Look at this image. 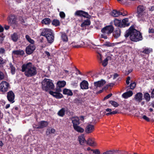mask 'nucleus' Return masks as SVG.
I'll return each instance as SVG.
<instances>
[{
    "mask_svg": "<svg viewBox=\"0 0 154 154\" xmlns=\"http://www.w3.org/2000/svg\"><path fill=\"white\" fill-rule=\"evenodd\" d=\"M144 97L147 101H149L150 98V95L147 93L144 94Z\"/></svg>",
    "mask_w": 154,
    "mask_h": 154,
    "instance_id": "obj_41",
    "label": "nucleus"
},
{
    "mask_svg": "<svg viewBox=\"0 0 154 154\" xmlns=\"http://www.w3.org/2000/svg\"><path fill=\"white\" fill-rule=\"evenodd\" d=\"M63 94L67 95L68 96H71L73 95V93L72 91L66 88H65L63 89Z\"/></svg>",
    "mask_w": 154,
    "mask_h": 154,
    "instance_id": "obj_29",
    "label": "nucleus"
},
{
    "mask_svg": "<svg viewBox=\"0 0 154 154\" xmlns=\"http://www.w3.org/2000/svg\"><path fill=\"white\" fill-rule=\"evenodd\" d=\"M118 75L117 73H115L113 75V79H115L118 76Z\"/></svg>",
    "mask_w": 154,
    "mask_h": 154,
    "instance_id": "obj_64",
    "label": "nucleus"
},
{
    "mask_svg": "<svg viewBox=\"0 0 154 154\" xmlns=\"http://www.w3.org/2000/svg\"><path fill=\"white\" fill-rule=\"evenodd\" d=\"M21 70L27 77L34 76L37 73L36 68L30 62L23 64Z\"/></svg>",
    "mask_w": 154,
    "mask_h": 154,
    "instance_id": "obj_2",
    "label": "nucleus"
},
{
    "mask_svg": "<svg viewBox=\"0 0 154 154\" xmlns=\"http://www.w3.org/2000/svg\"><path fill=\"white\" fill-rule=\"evenodd\" d=\"M4 77L5 76L4 73L0 71V81L3 79Z\"/></svg>",
    "mask_w": 154,
    "mask_h": 154,
    "instance_id": "obj_51",
    "label": "nucleus"
},
{
    "mask_svg": "<svg viewBox=\"0 0 154 154\" xmlns=\"http://www.w3.org/2000/svg\"><path fill=\"white\" fill-rule=\"evenodd\" d=\"M94 130V126L91 124H88L86 126L85 131L87 133L92 132Z\"/></svg>",
    "mask_w": 154,
    "mask_h": 154,
    "instance_id": "obj_12",
    "label": "nucleus"
},
{
    "mask_svg": "<svg viewBox=\"0 0 154 154\" xmlns=\"http://www.w3.org/2000/svg\"><path fill=\"white\" fill-rule=\"evenodd\" d=\"M127 13H122L121 12L119 11H117L116 10H113L111 12V14L114 17H118L120 15H122L123 16H126L127 14Z\"/></svg>",
    "mask_w": 154,
    "mask_h": 154,
    "instance_id": "obj_10",
    "label": "nucleus"
},
{
    "mask_svg": "<svg viewBox=\"0 0 154 154\" xmlns=\"http://www.w3.org/2000/svg\"><path fill=\"white\" fill-rule=\"evenodd\" d=\"M5 104L4 102H0V118L1 119L3 117V114L1 112V110H2L4 108Z\"/></svg>",
    "mask_w": 154,
    "mask_h": 154,
    "instance_id": "obj_33",
    "label": "nucleus"
},
{
    "mask_svg": "<svg viewBox=\"0 0 154 154\" xmlns=\"http://www.w3.org/2000/svg\"><path fill=\"white\" fill-rule=\"evenodd\" d=\"M130 80V77H128L127 78V80L126 81V83L127 85H128L129 83V81Z\"/></svg>",
    "mask_w": 154,
    "mask_h": 154,
    "instance_id": "obj_59",
    "label": "nucleus"
},
{
    "mask_svg": "<svg viewBox=\"0 0 154 154\" xmlns=\"http://www.w3.org/2000/svg\"><path fill=\"white\" fill-rule=\"evenodd\" d=\"M78 139L80 144L81 145H83L84 143L87 141L85 139V136L83 134L79 136Z\"/></svg>",
    "mask_w": 154,
    "mask_h": 154,
    "instance_id": "obj_20",
    "label": "nucleus"
},
{
    "mask_svg": "<svg viewBox=\"0 0 154 154\" xmlns=\"http://www.w3.org/2000/svg\"><path fill=\"white\" fill-rule=\"evenodd\" d=\"M10 66L11 73L12 74H14L15 72V68L14 66L11 63H10Z\"/></svg>",
    "mask_w": 154,
    "mask_h": 154,
    "instance_id": "obj_40",
    "label": "nucleus"
},
{
    "mask_svg": "<svg viewBox=\"0 0 154 154\" xmlns=\"http://www.w3.org/2000/svg\"><path fill=\"white\" fill-rule=\"evenodd\" d=\"M16 19L14 15H11L8 18V21L10 25L15 24L16 23Z\"/></svg>",
    "mask_w": 154,
    "mask_h": 154,
    "instance_id": "obj_13",
    "label": "nucleus"
},
{
    "mask_svg": "<svg viewBox=\"0 0 154 154\" xmlns=\"http://www.w3.org/2000/svg\"><path fill=\"white\" fill-rule=\"evenodd\" d=\"M73 128L75 131L79 133H82L84 131V130L83 128L78 125L77 126H74Z\"/></svg>",
    "mask_w": 154,
    "mask_h": 154,
    "instance_id": "obj_32",
    "label": "nucleus"
},
{
    "mask_svg": "<svg viewBox=\"0 0 154 154\" xmlns=\"http://www.w3.org/2000/svg\"><path fill=\"white\" fill-rule=\"evenodd\" d=\"M115 45L114 43H111L108 42H105L103 45L106 46L107 47H113Z\"/></svg>",
    "mask_w": 154,
    "mask_h": 154,
    "instance_id": "obj_36",
    "label": "nucleus"
},
{
    "mask_svg": "<svg viewBox=\"0 0 154 154\" xmlns=\"http://www.w3.org/2000/svg\"><path fill=\"white\" fill-rule=\"evenodd\" d=\"M10 88L9 83L5 81H3L0 83V92L4 94Z\"/></svg>",
    "mask_w": 154,
    "mask_h": 154,
    "instance_id": "obj_5",
    "label": "nucleus"
},
{
    "mask_svg": "<svg viewBox=\"0 0 154 154\" xmlns=\"http://www.w3.org/2000/svg\"><path fill=\"white\" fill-rule=\"evenodd\" d=\"M49 93L51 95L57 99L61 98L63 97L62 94L59 93L51 91H50Z\"/></svg>",
    "mask_w": 154,
    "mask_h": 154,
    "instance_id": "obj_19",
    "label": "nucleus"
},
{
    "mask_svg": "<svg viewBox=\"0 0 154 154\" xmlns=\"http://www.w3.org/2000/svg\"><path fill=\"white\" fill-rule=\"evenodd\" d=\"M143 99V94L140 92L137 93L135 96L134 100L137 102H140Z\"/></svg>",
    "mask_w": 154,
    "mask_h": 154,
    "instance_id": "obj_14",
    "label": "nucleus"
},
{
    "mask_svg": "<svg viewBox=\"0 0 154 154\" xmlns=\"http://www.w3.org/2000/svg\"><path fill=\"white\" fill-rule=\"evenodd\" d=\"M52 24L56 26H58L60 24V22L57 20H54L52 22Z\"/></svg>",
    "mask_w": 154,
    "mask_h": 154,
    "instance_id": "obj_46",
    "label": "nucleus"
},
{
    "mask_svg": "<svg viewBox=\"0 0 154 154\" xmlns=\"http://www.w3.org/2000/svg\"><path fill=\"white\" fill-rule=\"evenodd\" d=\"M42 23L45 24H48L51 23V20L49 18H46L42 20Z\"/></svg>",
    "mask_w": 154,
    "mask_h": 154,
    "instance_id": "obj_37",
    "label": "nucleus"
},
{
    "mask_svg": "<svg viewBox=\"0 0 154 154\" xmlns=\"http://www.w3.org/2000/svg\"><path fill=\"white\" fill-rule=\"evenodd\" d=\"M106 83V82L103 80L94 82V84L96 88L102 87Z\"/></svg>",
    "mask_w": 154,
    "mask_h": 154,
    "instance_id": "obj_18",
    "label": "nucleus"
},
{
    "mask_svg": "<svg viewBox=\"0 0 154 154\" xmlns=\"http://www.w3.org/2000/svg\"><path fill=\"white\" fill-rule=\"evenodd\" d=\"M102 154H113V153L111 151L109 150L104 152Z\"/></svg>",
    "mask_w": 154,
    "mask_h": 154,
    "instance_id": "obj_53",
    "label": "nucleus"
},
{
    "mask_svg": "<svg viewBox=\"0 0 154 154\" xmlns=\"http://www.w3.org/2000/svg\"><path fill=\"white\" fill-rule=\"evenodd\" d=\"M101 38H104L105 39L107 38V36L104 34H102L101 35Z\"/></svg>",
    "mask_w": 154,
    "mask_h": 154,
    "instance_id": "obj_60",
    "label": "nucleus"
},
{
    "mask_svg": "<svg viewBox=\"0 0 154 154\" xmlns=\"http://www.w3.org/2000/svg\"><path fill=\"white\" fill-rule=\"evenodd\" d=\"M136 85V84L135 82H134L131 83L130 85V88L133 89H134Z\"/></svg>",
    "mask_w": 154,
    "mask_h": 154,
    "instance_id": "obj_49",
    "label": "nucleus"
},
{
    "mask_svg": "<svg viewBox=\"0 0 154 154\" xmlns=\"http://www.w3.org/2000/svg\"><path fill=\"white\" fill-rule=\"evenodd\" d=\"M117 111L116 110L112 112L111 111V115L115 114L117 113Z\"/></svg>",
    "mask_w": 154,
    "mask_h": 154,
    "instance_id": "obj_63",
    "label": "nucleus"
},
{
    "mask_svg": "<svg viewBox=\"0 0 154 154\" xmlns=\"http://www.w3.org/2000/svg\"><path fill=\"white\" fill-rule=\"evenodd\" d=\"M75 15L80 17H83L86 18H89L90 16L88 13L82 10H79L75 12Z\"/></svg>",
    "mask_w": 154,
    "mask_h": 154,
    "instance_id": "obj_8",
    "label": "nucleus"
},
{
    "mask_svg": "<svg viewBox=\"0 0 154 154\" xmlns=\"http://www.w3.org/2000/svg\"><path fill=\"white\" fill-rule=\"evenodd\" d=\"M11 38L13 41L16 42L19 36L17 34L14 33L11 35Z\"/></svg>",
    "mask_w": 154,
    "mask_h": 154,
    "instance_id": "obj_35",
    "label": "nucleus"
},
{
    "mask_svg": "<svg viewBox=\"0 0 154 154\" xmlns=\"http://www.w3.org/2000/svg\"><path fill=\"white\" fill-rule=\"evenodd\" d=\"M130 25L129 23L128 22V18H125L122 20V27H124L126 26H128Z\"/></svg>",
    "mask_w": 154,
    "mask_h": 154,
    "instance_id": "obj_27",
    "label": "nucleus"
},
{
    "mask_svg": "<svg viewBox=\"0 0 154 154\" xmlns=\"http://www.w3.org/2000/svg\"><path fill=\"white\" fill-rule=\"evenodd\" d=\"M86 142L88 144L91 146H94L96 145V143L94 139L92 138H88Z\"/></svg>",
    "mask_w": 154,
    "mask_h": 154,
    "instance_id": "obj_21",
    "label": "nucleus"
},
{
    "mask_svg": "<svg viewBox=\"0 0 154 154\" xmlns=\"http://www.w3.org/2000/svg\"><path fill=\"white\" fill-rule=\"evenodd\" d=\"M108 59L107 58H106L102 62V65L104 66H106L108 63Z\"/></svg>",
    "mask_w": 154,
    "mask_h": 154,
    "instance_id": "obj_47",
    "label": "nucleus"
},
{
    "mask_svg": "<svg viewBox=\"0 0 154 154\" xmlns=\"http://www.w3.org/2000/svg\"><path fill=\"white\" fill-rule=\"evenodd\" d=\"M66 85V82L64 81H59L57 84V87L59 88L63 87Z\"/></svg>",
    "mask_w": 154,
    "mask_h": 154,
    "instance_id": "obj_31",
    "label": "nucleus"
},
{
    "mask_svg": "<svg viewBox=\"0 0 154 154\" xmlns=\"http://www.w3.org/2000/svg\"><path fill=\"white\" fill-rule=\"evenodd\" d=\"M52 33V31L51 29H49L45 28L42 29L41 35L46 37L47 36L51 35V33Z\"/></svg>",
    "mask_w": 154,
    "mask_h": 154,
    "instance_id": "obj_11",
    "label": "nucleus"
},
{
    "mask_svg": "<svg viewBox=\"0 0 154 154\" xmlns=\"http://www.w3.org/2000/svg\"><path fill=\"white\" fill-rule=\"evenodd\" d=\"M45 37L47 39L49 43H51L54 41V36L53 33H51V35L47 36Z\"/></svg>",
    "mask_w": 154,
    "mask_h": 154,
    "instance_id": "obj_28",
    "label": "nucleus"
},
{
    "mask_svg": "<svg viewBox=\"0 0 154 154\" xmlns=\"http://www.w3.org/2000/svg\"><path fill=\"white\" fill-rule=\"evenodd\" d=\"M35 48V46L34 45L30 44L26 48V52L27 54H30L33 52Z\"/></svg>",
    "mask_w": 154,
    "mask_h": 154,
    "instance_id": "obj_9",
    "label": "nucleus"
},
{
    "mask_svg": "<svg viewBox=\"0 0 154 154\" xmlns=\"http://www.w3.org/2000/svg\"><path fill=\"white\" fill-rule=\"evenodd\" d=\"M26 38L27 40L31 44H33L34 43V41L28 35H26Z\"/></svg>",
    "mask_w": 154,
    "mask_h": 154,
    "instance_id": "obj_39",
    "label": "nucleus"
},
{
    "mask_svg": "<svg viewBox=\"0 0 154 154\" xmlns=\"http://www.w3.org/2000/svg\"><path fill=\"white\" fill-rule=\"evenodd\" d=\"M5 50L4 49L2 48H0V54H3L5 53Z\"/></svg>",
    "mask_w": 154,
    "mask_h": 154,
    "instance_id": "obj_57",
    "label": "nucleus"
},
{
    "mask_svg": "<svg viewBox=\"0 0 154 154\" xmlns=\"http://www.w3.org/2000/svg\"><path fill=\"white\" fill-rule=\"evenodd\" d=\"M59 15L60 17L62 19H64L66 16L65 13L63 11L60 12Z\"/></svg>",
    "mask_w": 154,
    "mask_h": 154,
    "instance_id": "obj_48",
    "label": "nucleus"
},
{
    "mask_svg": "<svg viewBox=\"0 0 154 154\" xmlns=\"http://www.w3.org/2000/svg\"><path fill=\"white\" fill-rule=\"evenodd\" d=\"M142 118L144 119L145 120H146L147 122H149L150 120L149 119V118L147 117V116H146L145 115H143V116Z\"/></svg>",
    "mask_w": 154,
    "mask_h": 154,
    "instance_id": "obj_52",
    "label": "nucleus"
},
{
    "mask_svg": "<svg viewBox=\"0 0 154 154\" xmlns=\"http://www.w3.org/2000/svg\"><path fill=\"white\" fill-rule=\"evenodd\" d=\"M151 97L152 98H154V89L152 92Z\"/></svg>",
    "mask_w": 154,
    "mask_h": 154,
    "instance_id": "obj_62",
    "label": "nucleus"
},
{
    "mask_svg": "<svg viewBox=\"0 0 154 154\" xmlns=\"http://www.w3.org/2000/svg\"><path fill=\"white\" fill-rule=\"evenodd\" d=\"M65 112V109L62 108L58 111L57 114L59 116L62 117L64 115Z\"/></svg>",
    "mask_w": 154,
    "mask_h": 154,
    "instance_id": "obj_34",
    "label": "nucleus"
},
{
    "mask_svg": "<svg viewBox=\"0 0 154 154\" xmlns=\"http://www.w3.org/2000/svg\"><path fill=\"white\" fill-rule=\"evenodd\" d=\"M7 98L8 100L11 103H13L15 101V95L13 92L11 91L8 92Z\"/></svg>",
    "mask_w": 154,
    "mask_h": 154,
    "instance_id": "obj_7",
    "label": "nucleus"
},
{
    "mask_svg": "<svg viewBox=\"0 0 154 154\" xmlns=\"http://www.w3.org/2000/svg\"><path fill=\"white\" fill-rule=\"evenodd\" d=\"M152 51V49L151 48H144L142 52L144 54H149Z\"/></svg>",
    "mask_w": 154,
    "mask_h": 154,
    "instance_id": "obj_38",
    "label": "nucleus"
},
{
    "mask_svg": "<svg viewBox=\"0 0 154 154\" xmlns=\"http://www.w3.org/2000/svg\"><path fill=\"white\" fill-rule=\"evenodd\" d=\"M91 22L88 19H87L83 22L81 25V27L85 28L87 26L89 25L90 24Z\"/></svg>",
    "mask_w": 154,
    "mask_h": 154,
    "instance_id": "obj_30",
    "label": "nucleus"
},
{
    "mask_svg": "<svg viewBox=\"0 0 154 154\" xmlns=\"http://www.w3.org/2000/svg\"><path fill=\"white\" fill-rule=\"evenodd\" d=\"M4 29L3 27L0 25V32H3L4 31Z\"/></svg>",
    "mask_w": 154,
    "mask_h": 154,
    "instance_id": "obj_61",
    "label": "nucleus"
},
{
    "mask_svg": "<svg viewBox=\"0 0 154 154\" xmlns=\"http://www.w3.org/2000/svg\"><path fill=\"white\" fill-rule=\"evenodd\" d=\"M114 23L115 25L116 26L120 27H122V21L121 20L115 19L114 20Z\"/></svg>",
    "mask_w": 154,
    "mask_h": 154,
    "instance_id": "obj_23",
    "label": "nucleus"
},
{
    "mask_svg": "<svg viewBox=\"0 0 154 154\" xmlns=\"http://www.w3.org/2000/svg\"><path fill=\"white\" fill-rule=\"evenodd\" d=\"M55 132V130L54 128L48 129L46 131V134H49L50 133H54Z\"/></svg>",
    "mask_w": 154,
    "mask_h": 154,
    "instance_id": "obj_44",
    "label": "nucleus"
},
{
    "mask_svg": "<svg viewBox=\"0 0 154 154\" xmlns=\"http://www.w3.org/2000/svg\"><path fill=\"white\" fill-rule=\"evenodd\" d=\"M112 94H109L108 95H107L104 98V100H106V99H107L108 98H109V97H110L112 96Z\"/></svg>",
    "mask_w": 154,
    "mask_h": 154,
    "instance_id": "obj_56",
    "label": "nucleus"
},
{
    "mask_svg": "<svg viewBox=\"0 0 154 154\" xmlns=\"http://www.w3.org/2000/svg\"><path fill=\"white\" fill-rule=\"evenodd\" d=\"M133 94V93L132 91H128L124 93L122 95V96L123 98L125 99H127L131 96Z\"/></svg>",
    "mask_w": 154,
    "mask_h": 154,
    "instance_id": "obj_22",
    "label": "nucleus"
},
{
    "mask_svg": "<svg viewBox=\"0 0 154 154\" xmlns=\"http://www.w3.org/2000/svg\"><path fill=\"white\" fill-rule=\"evenodd\" d=\"M81 88L82 89H87L88 88V82L85 80L83 81L80 84Z\"/></svg>",
    "mask_w": 154,
    "mask_h": 154,
    "instance_id": "obj_16",
    "label": "nucleus"
},
{
    "mask_svg": "<svg viewBox=\"0 0 154 154\" xmlns=\"http://www.w3.org/2000/svg\"><path fill=\"white\" fill-rule=\"evenodd\" d=\"M12 54L15 55H23L24 54V51L22 50H17L13 51L12 52Z\"/></svg>",
    "mask_w": 154,
    "mask_h": 154,
    "instance_id": "obj_26",
    "label": "nucleus"
},
{
    "mask_svg": "<svg viewBox=\"0 0 154 154\" xmlns=\"http://www.w3.org/2000/svg\"><path fill=\"white\" fill-rule=\"evenodd\" d=\"M78 48L83 47H85V43L84 42L82 41H80L79 42H78Z\"/></svg>",
    "mask_w": 154,
    "mask_h": 154,
    "instance_id": "obj_42",
    "label": "nucleus"
},
{
    "mask_svg": "<svg viewBox=\"0 0 154 154\" xmlns=\"http://www.w3.org/2000/svg\"><path fill=\"white\" fill-rule=\"evenodd\" d=\"M93 152L95 154H100V151L97 149H95V150H94L93 151Z\"/></svg>",
    "mask_w": 154,
    "mask_h": 154,
    "instance_id": "obj_54",
    "label": "nucleus"
},
{
    "mask_svg": "<svg viewBox=\"0 0 154 154\" xmlns=\"http://www.w3.org/2000/svg\"><path fill=\"white\" fill-rule=\"evenodd\" d=\"M5 63V61L2 58L0 59V66H2V65Z\"/></svg>",
    "mask_w": 154,
    "mask_h": 154,
    "instance_id": "obj_55",
    "label": "nucleus"
},
{
    "mask_svg": "<svg viewBox=\"0 0 154 154\" xmlns=\"http://www.w3.org/2000/svg\"><path fill=\"white\" fill-rule=\"evenodd\" d=\"M54 86L50 79H45L42 84V88L43 90L47 91L50 89H53L54 88Z\"/></svg>",
    "mask_w": 154,
    "mask_h": 154,
    "instance_id": "obj_4",
    "label": "nucleus"
},
{
    "mask_svg": "<svg viewBox=\"0 0 154 154\" xmlns=\"http://www.w3.org/2000/svg\"><path fill=\"white\" fill-rule=\"evenodd\" d=\"M48 125L47 122L42 121L39 123V125L36 127L37 128H42L46 127Z\"/></svg>",
    "mask_w": 154,
    "mask_h": 154,
    "instance_id": "obj_17",
    "label": "nucleus"
},
{
    "mask_svg": "<svg viewBox=\"0 0 154 154\" xmlns=\"http://www.w3.org/2000/svg\"><path fill=\"white\" fill-rule=\"evenodd\" d=\"M125 36L126 38L129 36L130 40L134 42H137L143 39L141 33L134 29L132 26H131L126 31Z\"/></svg>",
    "mask_w": 154,
    "mask_h": 154,
    "instance_id": "obj_1",
    "label": "nucleus"
},
{
    "mask_svg": "<svg viewBox=\"0 0 154 154\" xmlns=\"http://www.w3.org/2000/svg\"><path fill=\"white\" fill-rule=\"evenodd\" d=\"M137 17L139 21H144L146 19L148 13L146 7L143 5H139L137 7Z\"/></svg>",
    "mask_w": 154,
    "mask_h": 154,
    "instance_id": "obj_3",
    "label": "nucleus"
},
{
    "mask_svg": "<svg viewBox=\"0 0 154 154\" xmlns=\"http://www.w3.org/2000/svg\"><path fill=\"white\" fill-rule=\"evenodd\" d=\"M61 39L63 42H67L68 41V38L66 33L65 32H61Z\"/></svg>",
    "mask_w": 154,
    "mask_h": 154,
    "instance_id": "obj_24",
    "label": "nucleus"
},
{
    "mask_svg": "<svg viewBox=\"0 0 154 154\" xmlns=\"http://www.w3.org/2000/svg\"><path fill=\"white\" fill-rule=\"evenodd\" d=\"M114 30V28L112 26L110 25L107 26L101 30V32L102 33L106 34H109L112 33Z\"/></svg>",
    "mask_w": 154,
    "mask_h": 154,
    "instance_id": "obj_6",
    "label": "nucleus"
},
{
    "mask_svg": "<svg viewBox=\"0 0 154 154\" xmlns=\"http://www.w3.org/2000/svg\"><path fill=\"white\" fill-rule=\"evenodd\" d=\"M72 122L73 124V127L77 126L80 124L79 119L77 117H73L72 119Z\"/></svg>",
    "mask_w": 154,
    "mask_h": 154,
    "instance_id": "obj_15",
    "label": "nucleus"
},
{
    "mask_svg": "<svg viewBox=\"0 0 154 154\" xmlns=\"http://www.w3.org/2000/svg\"><path fill=\"white\" fill-rule=\"evenodd\" d=\"M121 35V30L119 28H117L113 32V36L115 38H117Z\"/></svg>",
    "mask_w": 154,
    "mask_h": 154,
    "instance_id": "obj_25",
    "label": "nucleus"
},
{
    "mask_svg": "<svg viewBox=\"0 0 154 154\" xmlns=\"http://www.w3.org/2000/svg\"><path fill=\"white\" fill-rule=\"evenodd\" d=\"M70 46L73 48H78V43H76L75 42H72L71 44H69Z\"/></svg>",
    "mask_w": 154,
    "mask_h": 154,
    "instance_id": "obj_45",
    "label": "nucleus"
},
{
    "mask_svg": "<svg viewBox=\"0 0 154 154\" xmlns=\"http://www.w3.org/2000/svg\"><path fill=\"white\" fill-rule=\"evenodd\" d=\"M149 33H153L154 32V29L152 28H149Z\"/></svg>",
    "mask_w": 154,
    "mask_h": 154,
    "instance_id": "obj_58",
    "label": "nucleus"
},
{
    "mask_svg": "<svg viewBox=\"0 0 154 154\" xmlns=\"http://www.w3.org/2000/svg\"><path fill=\"white\" fill-rule=\"evenodd\" d=\"M97 56L100 62L101 63L102 62V56L101 54L99 53H98Z\"/></svg>",
    "mask_w": 154,
    "mask_h": 154,
    "instance_id": "obj_50",
    "label": "nucleus"
},
{
    "mask_svg": "<svg viewBox=\"0 0 154 154\" xmlns=\"http://www.w3.org/2000/svg\"><path fill=\"white\" fill-rule=\"evenodd\" d=\"M109 103L111 105L115 107H117L119 106V104L115 101L111 100L110 101Z\"/></svg>",
    "mask_w": 154,
    "mask_h": 154,
    "instance_id": "obj_43",
    "label": "nucleus"
}]
</instances>
